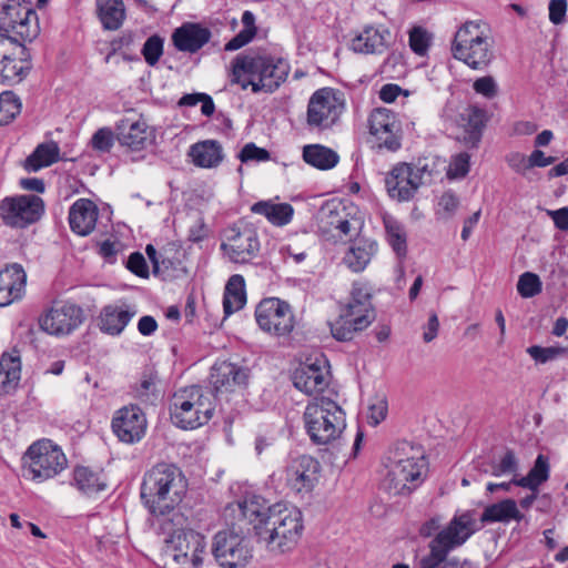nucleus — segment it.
<instances>
[{
  "label": "nucleus",
  "mask_w": 568,
  "mask_h": 568,
  "mask_svg": "<svg viewBox=\"0 0 568 568\" xmlns=\"http://www.w3.org/2000/svg\"><path fill=\"white\" fill-rule=\"evenodd\" d=\"M290 71L286 60L250 51L233 59L231 82L242 90L251 87L253 93H273L286 81Z\"/></svg>",
  "instance_id": "obj_1"
},
{
  "label": "nucleus",
  "mask_w": 568,
  "mask_h": 568,
  "mask_svg": "<svg viewBox=\"0 0 568 568\" xmlns=\"http://www.w3.org/2000/svg\"><path fill=\"white\" fill-rule=\"evenodd\" d=\"M187 490V480L182 470L173 465L160 463L148 470L141 484V500L149 511L176 508Z\"/></svg>",
  "instance_id": "obj_2"
},
{
  "label": "nucleus",
  "mask_w": 568,
  "mask_h": 568,
  "mask_svg": "<svg viewBox=\"0 0 568 568\" xmlns=\"http://www.w3.org/2000/svg\"><path fill=\"white\" fill-rule=\"evenodd\" d=\"M303 530L302 514L298 509L275 504L266 508L264 516L255 525V532L272 551L290 550Z\"/></svg>",
  "instance_id": "obj_3"
},
{
  "label": "nucleus",
  "mask_w": 568,
  "mask_h": 568,
  "mask_svg": "<svg viewBox=\"0 0 568 568\" xmlns=\"http://www.w3.org/2000/svg\"><path fill=\"white\" fill-rule=\"evenodd\" d=\"M303 420L312 443L327 445L337 439L346 427L345 413L328 397H315L305 407Z\"/></svg>",
  "instance_id": "obj_4"
},
{
  "label": "nucleus",
  "mask_w": 568,
  "mask_h": 568,
  "mask_svg": "<svg viewBox=\"0 0 568 568\" xmlns=\"http://www.w3.org/2000/svg\"><path fill=\"white\" fill-rule=\"evenodd\" d=\"M426 468L427 463L419 448L406 442L399 444L385 479L388 490L395 495L410 494L424 480Z\"/></svg>",
  "instance_id": "obj_5"
},
{
  "label": "nucleus",
  "mask_w": 568,
  "mask_h": 568,
  "mask_svg": "<svg viewBox=\"0 0 568 568\" xmlns=\"http://www.w3.org/2000/svg\"><path fill=\"white\" fill-rule=\"evenodd\" d=\"M213 412L211 394L199 385L180 388L171 398V419L182 429H195L207 424Z\"/></svg>",
  "instance_id": "obj_6"
},
{
  "label": "nucleus",
  "mask_w": 568,
  "mask_h": 568,
  "mask_svg": "<svg viewBox=\"0 0 568 568\" xmlns=\"http://www.w3.org/2000/svg\"><path fill=\"white\" fill-rule=\"evenodd\" d=\"M455 59L465 62L471 69L487 67L494 58L493 40L475 21L465 22L456 32L452 43Z\"/></svg>",
  "instance_id": "obj_7"
},
{
  "label": "nucleus",
  "mask_w": 568,
  "mask_h": 568,
  "mask_svg": "<svg viewBox=\"0 0 568 568\" xmlns=\"http://www.w3.org/2000/svg\"><path fill=\"white\" fill-rule=\"evenodd\" d=\"M205 555V537L193 530L168 539L161 558L164 568H200Z\"/></svg>",
  "instance_id": "obj_8"
},
{
  "label": "nucleus",
  "mask_w": 568,
  "mask_h": 568,
  "mask_svg": "<svg viewBox=\"0 0 568 568\" xmlns=\"http://www.w3.org/2000/svg\"><path fill=\"white\" fill-rule=\"evenodd\" d=\"M68 465L62 449L49 439L33 443L23 457V466L33 480L44 481L59 475Z\"/></svg>",
  "instance_id": "obj_9"
},
{
  "label": "nucleus",
  "mask_w": 568,
  "mask_h": 568,
  "mask_svg": "<svg viewBox=\"0 0 568 568\" xmlns=\"http://www.w3.org/2000/svg\"><path fill=\"white\" fill-rule=\"evenodd\" d=\"M31 70V54L16 38L0 33V84L20 83Z\"/></svg>",
  "instance_id": "obj_10"
},
{
  "label": "nucleus",
  "mask_w": 568,
  "mask_h": 568,
  "mask_svg": "<svg viewBox=\"0 0 568 568\" xmlns=\"http://www.w3.org/2000/svg\"><path fill=\"white\" fill-rule=\"evenodd\" d=\"M37 19L29 1L8 0L0 7V31L16 34L21 43L37 37Z\"/></svg>",
  "instance_id": "obj_11"
},
{
  "label": "nucleus",
  "mask_w": 568,
  "mask_h": 568,
  "mask_svg": "<svg viewBox=\"0 0 568 568\" xmlns=\"http://www.w3.org/2000/svg\"><path fill=\"white\" fill-rule=\"evenodd\" d=\"M212 555L222 568H244L252 559V549L244 536L222 530L213 538Z\"/></svg>",
  "instance_id": "obj_12"
},
{
  "label": "nucleus",
  "mask_w": 568,
  "mask_h": 568,
  "mask_svg": "<svg viewBox=\"0 0 568 568\" xmlns=\"http://www.w3.org/2000/svg\"><path fill=\"white\" fill-rule=\"evenodd\" d=\"M260 328L273 336H287L295 326V317L288 303L276 298H264L255 310Z\"/></svg>",
  "instance_id": "obj_13"
},
{
  "label": "nucleus",
  "mask_w": 568,
  "mask_h": 568,
  "mask_svg": "<svg viewBox=\"0 0 568 568\" xmlns=\"http://www.w3.org/2000/svg\"><path fill=\"white\" fill-rule=\"evenodd\" d=\"M473 513L465 511L455 515L448 525L438 531V541L442 550H445L443 568H460V560L457 557H449V552L463 546L476 531Z\"/></svg>",
  "instance_id": "obj_14"
},
{
  "label": "nucleus",
  "mask_w": 568,
  "mask_h": 568,
  "mask_svg": "<svg viewBox=\"0 0 568 568\" xmlns=\"http://www.w3.org/2000/svg\"><path fill=\"white\" fill-rule=\"evenodd\" d=\"M368 125L377 150L396 152L402 148V125L393 111L386 108L373 110L368 118Z\"/></svg>",
  "instance_id": "obj_15"
},
{
  "label": "nucleus",
  "mask_w": 568,
  "mask_h": 568,
  "mask_svg": "<svg viewBox=\"0 0 568 568\" xmlns=\"http://www.w3.org/2000/svg\"><path fill=\"white\" fill-rule=\"evenodd\" d=\"M43 213V201L37 195L6 197L0 202V216L10 227L24 229Z\"/></svg>",
  "instance_id": "obj_16"
},
{
  "label": "nucleus",
  "mask_w": 568,
  "mask_h": 568,
  "mask_svg": "<svg viewBox=\"0 0 568 568\" xmlns=\"http://www.w3.org/2000/svg\"><path fill=\"white\" fill-rule=\"evenodd\" d=\"M375 317L374 307L339 304L338 317L328 323L331 334L338 342H348L355 333L367 328Z\"/></svg>",
  "instance_id": "obj_17"
},
{
  "label": "nucleus",
  "mask_w": 568,
  "mask_h": 568,
  "mask_svg": "<svg viewBox=\"0 0 568 568\" xmlns=\"http://www.w3.org/2000/svg\"><path fill=\"white\" fill-rule=\"evenodd\" d=\"M344 109L332 89L317 90L307 105V124L311 128L325 130L336 123Z\"/></svg>",
  "instance_id": "obj_18"
},
{
  "label": "nucleus",
  "mask_w": 568,
  "mask_h": 568,
  "mask_svg": "<svg viewBox=\"0 0 568 568\" xmlns=\"http://www.w3.org/2000/svg\"><path fill=\"white\" fill-rule=\"evenodd\" d=\"M84 321L83 310L70 302L55 303L39 318L40 327L51 335H69Z\"/></svg>",
  "instance_id": "obj_19"
},
{
  "label": "nucleus",
  "mask_w": 568,
  "mask_h": 568,
  "mask_svg": "<svg viewBox=\"0 0 568 568\" xmlns=\"http://www.w3.org/2000/svg\"><path fill=\"white\" fill-rule=\"evenodd\" d=\"M328 362L324 355L308 357L294 372V386L307 395L323 392L328 386Z\"/></svg>",
  "instance_id": "obj_20"
},
{
  "label": "nucleus",
  "mask_w": 568,
  "mask_h": 568,
  "mask_svg": "<svg viewBox=\"0 0 568 568\" xmlns=\"http://www.w3.org/2000/svg\"><path fill=\"white\" fill-rule=\"evenodd\" d=\"M221 250L233 263H248L260 251V241L255 231L230 227L225 231V241Z\"/></svg>",
  "instance_id": "obj_21"
},
{
  "label": "nucleus",
  "mask_w": 568,
  "mask_h": 568,
  "mask_svg": "<svg viewBox=\"0 0 568 568\" xmlns=\"http://www.w3.org/2000/svg\"><path fill=\"white\" fill-rule=\"evenodd\" d=\"M111 427L120 442L134 444L145 435L146 418L140 407L124 406L115 412Z\"/></svg>",
  "instance_id": "obj_22"
},
{
  "label": "nucleus",
  "mask_w": 568,
  "mask_h": 568,
  "mask_svg": "<svg viewBox=\"0 0 568 568\" xmlns=\"http://www.w3.org/2000/svg\"><path fill=\"white\" fill-rule=\"evenodd\" d=\"M419 174L414 172L413 164L397 163L385 179L387 193L392 199L399 202L412 200L418 189L425 183L420 181Z\"/></svg>",
  "instance_id": "obj_23"
},
{
  "label": "nucleus",
  "mask_w": 568,
  "mask_h": 568,
  "mask_svg": "<svg viewBox=\"0 0 568 568\" xmlns=\"http://www.w3.org/2000/svg\"><path fill=\"white\" fill-rule=\"evenodd\" d=\"M318 225L323 233L336 231L338 236L349 235L359 227V221L352 216L347 207L339 201L324 203L318 212Z\"/></svg>",
  "instance_id": "obj_24"
},
{
  "label": "nucleus",
  "mask_w": 568,
  "mask_h": 568,
  "mask_svg": "<svg viewBox=\"0 0 568 568\" xmlns=\"http://www.w3.org/2000/svg\"><path fill=\"white\" fill-rule=\"evenodd\" d=\"M321 465L317 459L302 455L287 467V483L297 493H310L318 481Z\"/></svg>",
  "instance_id": "obj_25"
},
{
  "label": "nucleus",
  "mask_w": 568,
  "mask_h": 568,
  "mask_svg": "<svg viewBox=\"0 0 568 568\" xmlns=\"http://www.w3.org/2000/svg\"><path fill=\"white\" fill-rule=\"evenodd\" d=\"M212 32L199 22H184L171 34V41L180 52L196 53L210 42Z\"/></svg>",
  "instance_id": "obj_26"
},
{
  "label": "nucleus",
  "mask_w": 568,
  "mask_h": 568,
  "mask_svg": "<svg viewBox=\"0 0 568 568\" xmlns=\"http://www.w3.org/2000/svg\"><path fill=\"white\" fill-rule=\"evenodd\" d=\"M248 371L237 364L221 361L211 368L210 383L216 393L231 392L246 385Z\"/></svg>",
  "instance_id": "obj_27"
},
{
  "label": "nucleus",
  "mask_w": 568,
  "mask_h": 568,
  "mask_svg": "<svg viewBox=\"0 0 568 568\" xmlns=\"http://www.w3.org/2000/svg\"><path fill=\"white\" fill-rule=\"evenodd\" d=\"M116 139L122 146L141 151L152 141V132L143 119H122L116 125Z\"/></svg>",
  "instance_id": "obj_28"
},
{
  "label": "nucleus",
  "mask_w": 568,
  "mask_h": 568,
  "mask_svg": "<svg viewBox=\"0 0 568 568\" xmlns=\"http://www.w3.org/2000/svg\"><path fill=\"white\" fill-rule=\"evenodd\" d=\"M152 515L151 526L158 534L164 536V545L168 539H173L185 531H193L186 516L176 508L158 509L150 511Z\"/></svg>",
  "instance_id": "obj_29"
},
{
  "label": "nucleus",
  "mask_w": 568,
  "mask_h": 568,
  "mask_svg": "<svg viewBox=\"0 0 568 568\" xmlns=\"http://www.w3.org/2000/svg\"><path fill=\"white\" fill-rule=\"evenodd\" d=\"M134 315L135 311L125 303L108 304L100 311L98 326L102 333L118 336L124 331Z\"/></svg>",
  "instance_id": "obj_30"
},
{
  "label": "nucleus",
  "mask_w": 568,
  "mask_h": 568,
  "mask_svg": "<svg viewBox=\"0 0 568 568\" xmlns=\"http://www.w3.org/2000/svg\"><path fill=\"white\" fill-rule=\"evenodd\" d=\"M99 209L89 199L77 200L69 210L70 229L78 235L87 236L95 227Z\"/></svg>",
  "instance_id": "obj_31"
},
{
  "label": "nucleus",
  "mask_w": 568,
  "mask_h": 568,
  "mask_svg": "<svg viewBox=\"0 0 568 568\" xmlns=\"http://www.w3.org/2000/svg\"><path fill=\"white\" fill-rule=\"evenodd\" d=\"M27 275L19 264H12L0 271V306H7L21 298Z\"/></svg>",
  "instance_id": "obj_32"
},
{
  "label": "nucleus",
  "mask_w": 568,
  "mask_h": 568,
  "mask_svg": "<svg viewBox=\"0 0 568 568\" xmlns=\"http://www.w3.org/2000/svg\"><path fill=\"white\" fill-rule=\"evenodd\" d=\"M377 252V243L367 237L352 241L343 257L344 264L354 273L363 272Z\"/></svg>",
  "instance_id": "obj_33"
},
{
  "label": "nucleus",
  "mask_w": 568,
  "mask_h": 568,
  "mask_svg": "<svg viewBox=\"0 0 568 568\" xmlns=\"http://www.w3.org/2000/svg\"><path fill=\"white\" fill-rule=\"evenodd\" d=\"M386 36H389L388 30L368 26L352 40V50L364 54L382 53L387 47Z\"/></svg>",
  "instance_id": "obj_34"
},
{
  "label": "nucleus",
  "mask_w": 568,
  "mask_h": 568,
  "mask_svg": "<svg viewBox=\"0 0 568 568\" xmlns=\"http://www.w3.org/2000/svg\"><path fill=\"white\" fill-rule=\"evenodd\" d=\"M189 155L200 168H215L223 160L222 145L216 140H204L191 145Z\"/></svg>",
  "instance_id": "obj_35"
},
{
  "label": "nucleus",
  "mask_w": 568,
  "mask_h": 568,
  "mask_svg": "<svg viewBox=\"0 0 568 568\" xmlns=\"http://www.w3.org/2000/svg\"><path fill=\"white\" fill-rule=\"evenodd\" d=\"M251 211L265 216L270 223L277 226L288 224L294 214V209L291 204L274 203L272 201H258L252 205Z\"/></svg>",
  "instance_id": "obj_36"
},
{
  "label": "nucleus",
  "mask_w": 568,
  "mask_h": 568,
  "mask_svg": "<svg viewBox=\"0 0 568 568\" xmlns=\"http://www.w3.org/2000/svg\"><path fill=\"white\" fill-rule=\"evenodd\" d=\"M246 303L245 281L240 274L232 275L226 285L223 296V308L225 315L240 311Z\"/></svg>",
  "instance_id": "obj_37"
},
{
  "label": "nucleus",
  "mask_w": 568,
  "mask_h": 568,
  "mask_svg": "<svg viewBox=\"0 0 568 568\" xmlns=\"http://www.w3.org/2000/svg\"><path fill=\"white\" fill-rule=\"evenodd\" d=\"M21 362L18 354H3L0 358V394H10L19 384Z\"/></svg>",
  "instance_id": "obj_38"
},
{
  "label": "nucleus",
  "mask_w": 568,
  "mask_h": 568,
  "mask_svg": "<svg viewBox=\"0 0 568 568\" xmlns=\"http://www.w3.org/2000/svg\"><path fill=\"white\" fill-rule=\"evenodd\" d=\"M524 515L518 510L514 499L507 498L499 503L489 505L481 514V523H508L510 520L520 521Z\"/></svg>",
  "instance_id": "obj_39"
},
{
  "label": "nucleus",
  "mask_w": 568,
  "mask_h": 568,
  "mask_svg": "<svg viewBox=\"0 0 568 568\" xmlns=\"http://www.w3.org/2000/svg\"><path fill=\"white\" fill-rule=\"evenodd\" d=\"M60 160V148L57 142L49 141L39 144L26 159L24 168L30 172H37L50 166Z\"/></svg>",
  "instance_id": "obj_40"
},
{
  "label": "nucleus",
  "mask_w": 568,
  "mask_h": 568,
  "mask_svg": "<svg viewBox=\"0 0 568 568\" xmlns=\"http://www.w3.org/2000/svg\"><path fill=\"white\" fill-rule=\"evenodd\" d=\"M98 17L106 30H118L125 19L122 0H97Z\"/></svg>",
  "instance_id": "obj_41"
},
{
  "label": "nucleus",
  "mask_w": 568,
  "mask_h": 568,
  "mask_svg": "<svg viewBox=\"0 0 568 568\" xmlns=\"http://www.w3.org/2000/svg\"><path fill=\"white\" fill-rule=\"evenodd\" d=\"M550 473L549 460L545 455H538L532 468L521 478H513L516 486L538 491L541 484L548 480Z\"/></svg>",
  "instance_id": "obj_42"
},
{
  "label": "nucleus",
  "mask_w": 568,
  "mask_h": 568,
  "mask_svg": "<svg viewBox=\"0 0 568 568\" xmlns=\"http://www.w3.org/2000/svg\"><path fill=\"white\" fill-rule=\"evenodd\" d=\"M303 160L320 170L333 169L338 163V154L329 148L321 144L305 145Z\"/></svg>",
  "instance_id": "obj_43"
},
{
  "label": "nucleus",
  "mask_w": 568,
  "mask_h": 568,
  "mask_svg": "<svg viewBox=\"0 0 568 568\" xmlns=\"http://www.w3.org/2000/svg\"><path fill=\"white\" fill-rule=\"evenodd\" d=\"M485 126V112L479 108H471L467 113V123L458 140L467 148H477Z\"/></svg>",
  "instance_id": "obj_44"
},
{
  "label": "nucleus",
  "mask_w": 568,
  "mask_h": 568,
  "mask_svg": "<svg viewBox=\"0 0 568 568\" xmlns=\"http://www.w3.org/2000/svg\"><path fill=\"white\" fill-rule=\"evenodd\" d=\"M73 480L77 488L88 496L102 491L106 487L105 480L101 474L94 473L83 466L75 467L73 470Z\"/></svg>",
  "instance_id": "obj_45"
},
{
  "label": "nucleus",
  "mask_w": 568,
  "mask_h": 568,
  "mask_svg": "<svg viewBox=\"0 0 568 568\" xmlns=\"http://www.w3.org/2000/svg\"><path fill=\"white\" fill-rule=\"evenodd\" d=\"M477 468L483 474L499 477L505 474H515L518 470V460L513 450L508 449L499 463L478 462Z\"/></svg>",
  "instance_id": "obj_46"
},
{
  "label": "nucleus",
  "mask_w": 568,
  "mask_h": 568,
  "mask_svg": "<svg viewBox=\"0 0 568 568\" xmlns=\"http://www.w3.org/2000/svg\"><path fill=\"white\" fill-rule=\"evenodd\" d=\"M183 253L174 246L163 248L160 253V266L164 277H175L186 273L181 256Z\"/></svg>",
  "instance_id": "obj_47"
},
{
  "label": "nucleus",
  "mask_w": 568,
  "mask_h": 568,
  "mask_svg": "<svg viewBox=\"0 0 568 568\" xmlns=\"http://www.w3.org/2000/svg\"><path fill=\"white\" fill-rule=\"evenodd\" d=\"M384 222L389 245L398 257H405L407 254V241L403 225L393 219H387Z\"/></svg>",
  "instance_id": "obj_48"
},
{
  "label": "nucleus",
  "mask_w": 568,
  "mask_h": 568,
  "mask_svg": "<svg viewBox=\"0 0 568 568\" xmlns=\"http://www.w3.org/2000/svg\"><path fill=\"white\" fill-rule=\"evenodd\" d=\"M21 101L12 91L0 93V125L9 124L21 112Z\"/></svg>",
  "instance_id": "obj_49"
},
{
  "label": "nucleus",
  "mask_w": 568,
  "mask_h": 568,
  "mask_svg": "<svg viewBox=\"0 0 568 568\" xmlns=\"http://www.w3.org/2000/svg\"><path fill=\"white\" fill-rule=\"evenodd\" d=\"M373 290L368 283L355 281L349 292L347 305H356L358 307H374L372 303Z\"/></svg>",
  "instance_id": "obj_50"
},
{
  "label": "nucleus",
  "mask_w": 568,
  "mask_h": 568,
  "mask_svg": "<svg viewBox=\"0 0 568 568\" xmlns=\"http://www.w3.org/2000/svg\"><path fill=\"white\" fill-rule=\"evenodd\" d=\"M432 34L423 27H413L409 31V48L417 55H426L430 43Z\"/></svg>",
  "instance_id": "obj_51"
},
{
  "label": "nucleus",
  "mask_w": 568,
  "mask_h": 568,
  "mask_svg": "<svg viewBox=\"0 0 568 568\" xmlns=\"http://www.w3.org/2000/svg\"><path fill=\"white\" fill-rule=\"evenodd\" d=\"M164 40L159 34H153L144 42L141 53L150 67H154L163 54Z\"/></svg>",
  "instance_id": "obj_52"
},
{
  "label": "nucleus",
  "mask_w": 568,
  "mask_h": 568,
  "mask_svg": "<svg viewBox=\"0 0 568 568\" xmlns=\"http://www.w3.org/2000/svg\"><path fill=\"white\" fill-rule=\"evenodd\" d=\"M541 281L537 274L526 272L519 276L517 291L521 297H534L541 292Z\"/></svg>",
  "instance_id": "obj_53"
},
{
  "label": "nucleus",
  "mask_w": 568,
  "mask_h": 568,
  "mask_svg": "<svg viewBox=\"0 0 568 568\" xmlns=\"http://www.w3.org/2000/svg\"><path fill=\"white\" fill-rule=\"evenodd\" d=\"M527 353L540 364H545L549 361H552L559 356L568 355V346H549L541 347L538 345H534L527 348Z\"/></svg>",
  "instance_id": "obj_54"
},
{
  "label": "nucleus",
  "mask_w": 568,
  "mask_h": 568,
  "mask_svg": "<svg viewBox=\"0 0 568 568\" xmlns=\"http://www.w3.org/2000/svg\"><path fill=\"white\" fill-rule=\"evenodd\" d=\"M438 541V532L436 536L429 541L428 548L429 554L424 556L419 562L418 568H443V561L445 559V550H442L440 544Z\"/></svg>",
  "instance_id": "obj_55"
},
{
  "label": "nucleus",
  "mask_w": 568,
  "mask_h": 568,
  "mask_svg": "<svg viewBox=\"0 0 568 568\" xmlns=\"http://www.w3.org/2000/svg\"><path fill=\"white\" fill-rule=\"evenodd\" d=\"M271 158L270 152L266 149L257 146L255 143H246L239 153V159L243 163L251 161L265 162Z\"/></svg>",
  "instance_id": "obj_56"
},
{
  "label": "nucleus",
  "mask_w": 568,
  "mask_h": 568,
  "mask_svg": "<svg viewBox=\"0 0 568 568\" xmlns=\"http://www.w3.org/2000/svg\"><path fill=\"white\" fill-rule=\"evenodd\" d=\"M469 160L470 155L466 152H462L457 155H455L450 163L447 171V175L450 179H462L467 175L469 172Z\"/></svg>",
  "instance_id": "obj_57"
},
{
  "label": "nucleus",
  "mask_w": 568,
  "mask_h": 568,
  "mask_svg": "<svg viewBox=\"0 0 568 568\" xmlns=\"http://www.w3.org/2000/svg\"><path fill=\"white\" fill-rule=\"evenodd\" d=\"M239 509L241 516L254 526L258 524L264 516H266V509H263L262 506L254 500H244L243 503H240Z\"/></svg>",
  "instance_id": "obj_58"
},
{
  "label": "nucleus",
  "mask_w": 568,
  "mask_h": 568,
  "mask_svg": "<svg viewBox=\"0 0 568 568\" xmlns=\"http://www.w3.org/2000/svg\"><path fill=\"white\" fill-rule=\"evenodd\" d=\"M114 143V135L111 129H99L91 139V145L100 152H109Z\"/></svg>",
  "instance_id": "obj_59"
},
{
  "label": "nucleus",
  "mask_w": 568,
  "mask_h": 568,
  "mask_svg": "<svg viewBox=\"0 0 568 568\" xmlns=\"http://www.w3.org/2000/svg\"><path fill=\"white\" fill-rule=\"evenodd\" d=\"M458 205L459 201L455 193L453 191H446L438 201L437 214L442 215L444 219H449L453 216Z\"/></svg>",
  "instance_id": "obj_60"
},
{
  "label": "nucleus",
  "mask_w": 568,
  "mask_h": 568,
  "mask_svg": "<svg viewBox=\"0 0 568 568\" xmlns=\"http://www.w3.org/2000/svg\"><path fill=\"white\" fill-rule=\"evenodd\" d=\"M388 405L385 398H377L374 403L368 406V424L377 426L387 416Z\"/></svg>",
  "instance_id": "obj_61"
},
{
  "label": "nucleus",
  "mask_w": 568,
  "mask_h": 568,
  "mask_svg": "<svg viewBox=\"0 0 568 568\" xmlns=\"http://www.w3.org/2000/svg\"><path fill=\"white\" fill-rule=\"evenodd\" d=\"M126 267L139 277H149V266L142 253L133 252L126 262Z\"/></svg>",
  "instance_id": "obj_62"
},
{
  "label": "nucleus",
  "mask_w": 568,
  "mask_h": 568,
  "mask_svg": "<svg viewBox=\"0 0 568 568\" xmlns=\"http://www.w3.org/2000/svg\"><path fill=\"white\" fill-rule=\"evenodd\" d=\"M506 162L513 171L520 175H526V173L530 170L529 156H526L520 152H510L507 154Z\"/></svg>",
  "instance_id": "obj_63"
},
{
  "label": "nucleus",
  "mask_w": 568,
  "mask_h": 568,
  "mask_svg": "<svg viewBox=\"0 0 568 568\" xmlns=\"http://www.w3.org/2000/svg\"><path fill=\"white\" fill-rule=\"evenodd\" d=\"M256 31L243 28L234 38H232L224 47L225 51H235L247 43L255 37Z\"/></svg>",
  "instance_id": "obj_64"
}]
</instances>
